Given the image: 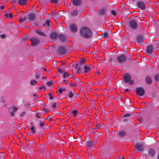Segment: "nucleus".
Listing matches in <instances>:
<instances>
[{"mask_svg": "<svg viewBox=\"0 0 159 159\" xmlns=\"http://www.w3.org/2000/svg\"><path fill=\"white\" fill-rule=\"evenodd\" d=\"M72 3L75 6H79L81 4L80 0H73Z\"/></svg>", "mask_w": 159, "mask_h": 159, "instance_id": "obj_17", "label": "nucleus"}, {"mask_svg": "<svg viewBox=\"0 0 159 159\" xmlns=\"http://www.w3.org/2000/svg\"><path fill=\"white\" fill-rule=\"evenodd\" d=\"M130 116V115L129 114H127L124 115L123 117H129Z\"/></svg>", "mask_w": 159, "mask_h": 159, "instance_id": "obj_39", "label": "nucleus"}, {"mask_svg": "<svg viewBox=\"0 0 159 159\" xmlns=\"http://www.w3.org/2000/svg\"><path fill=\"white\" fill-rule=\"evenodd\" d=\"M6 16L7 18H11L13 16L12 14L11 13L6 14Z\"/></svg>", "mask_w": 159, "mask_h": 159, "instance_id": "obj_29", "label": "nucleus"}, {"mask_svg": "<svg viewBox=\"0 0 159 159\" xmlns=\"http://www.w3.org/2000/svg\"><path fill=\"white\" fill-rule=\"evenodd\" d=\"M37 83L38 82L35 80H33L30 81V84L31 85H36Z\"/></svg>", "mask_w": 159, "mask_h": 159, "instance_id": "obj_25", "label": "nucleus"}, {"mask_svg": "<svg viewBox=\"0 0 159 159\" xmlns=\"http://www.w3.org/2000/svg\"><path fill=\"white\" fill-rule=\"evenodd\" d=\"M57 105V103H54L52 104V107L53 108H55L56 107V106Z\"/></svg>", "mask_w": 159, "mask_h": 159, "instance_id": "obj_48", "label": "nucleus"}, {"mask_svg": "<svg viewBox=\"0 0 159 159\" xmlns=\"http://www.w3.org/2000/svg\"><path fill=\"white\" fill-rule=\"evenodd\" d=\"M101 74V72L100 71H97L96 73V75H99Z\"/></svg>", "mask_w": 159, "mask_h": 159, "instance_id": "obj_54", "label": "nucleus"}, {"mask_svg": "<svg viewBox=\"0 0 159 159\" xmlns=\"http://www.w3.org/2000/svg\"><path fill=\"white\" fill-rule=\"evenodd\" d=\"M73 97L74 95L73 93L71 91H70L69 92V94L68 95V98H67V100H68L69 99L72 98Z\"/></svg>", "mask_w": 159, "mask_h": 159, "instance_id": "obj_26", "label": "nucleus"}, {"mask_svg": "<svg viewBox=\"0 0 159 159\" xmlns=\"http://www.w3.org/2000/svg\"><path fill=\"white\" fill-rule=\"evenodd\" d=\"M145 81L147 84H150L152 82V78L149 76H147L146 77Z\"/></svg>", "mask_w": 159, "mask_h": 159, "instance_id": "obj_15", "label": "nucleus"}, {"mask_svg": "<svg viewBox=\"0 0 159 159\" xmlns=\"http://www.w3.org/2000/svg\"><path fill=\"white\" fill-rule=\"evenodd\" d=\"M111 13L114 16H115L116 14V12L115 11L112 10L111 11Z\"/></svg>", "mask_w": 159, "mask_h": 159, "instance_id": "obj_42", "label": "nucleus"}, {"mask_svg": "<svg viewBox=\"0 0 159 159\" xmlns=\"http://www.w3.org/2000/svg\"><path fill=\"white\" fill-rule=\"evenodd\" d=\"M66 50L64 47H60L58 50V52L60 54H63L65 53Z\"/></svg>", "mask_w": 159, "mask_h": 159, "instance_id": "obj_16", "label": "nucleus"}, {"mask_svg": "<svg viewBox=\"0 0 159 159\" xmlns=\"http://www.w3.org/2000/svg\"><path fill=\"white\" fill-rule=\"evenodd\" d=\"M49 23L50 21L49 20H48L46 22V24L48 25V26H49Z\"/></svg>", "mask_w": 159, "mask_h": 159, "instance_id": "obj_56", "label": "nucleus"}, {"mask_svg": "<svg viewBox=\"0 0 159 159\" xmlns=\"http://www.w3.org/2000/svg\"><path fill=\"white\" fill-rule=\"evenodd\" d=\"M80 34L82 37L86 39H89L92 36L91 30L86 27H82L80 29Z\"/></svg>", "mask_w": 159, "mask_h": 159, "instance_id": "obj_1", "label": "nucleus"}, {"mask_svg": "<svg viewBox=\"0 0 159 159\" xmlns=\"http://www.w3.org/2000/svg\"><path fill=\"white\" fill-rule=\"evenodd\" d=\"M105 12L106 11L104 9H101L99 11V13L101 15L104 14Z\"/></svg>", "mask_w": 159, "mask_h": 159, "instance_id": "obj_30", "label": "nucleus"}, {"mask_svg": "<svg viewBox=\"0 0 159 159\" xmlns=\"http://www.w3.org/2000/svg\"><path fill=\"white\" fill-rule=\"evenodd\" d=\"M117 61L119 63H122L124 62L126 60V58L124 55H121L117 57Z\"/></svg>", "mask_w": 159, "mask_h": 159, "instance_id": "obj_6", "label": "nucleus"}, {"mask_svg": "<svg viewBox=\"0 0 159 159\" xmlns=\"http://www.w3.org/2000/svg\"><path fill=\"white\" fill-rule=\"evenodd\" d=\"M157 157L158 159H159V154L158 155Z\"/></svg>", "mask_w": 159, "mask_h": 159, "instance_id": "obj_60", "label": "nucleus"}, {"mask_svg": "<svg viewBox=\"0 0 159 159\" xmlns=\"http://www.w3.org/2000/svg\"><path fill=\"white\" fill-rule=\"evenodd\" d=\"M68 82V81L67 80H63V83H65L66 84H67Z\"/></svg>", "mask_w": 159, "mask_h": 159, "instance_id": "obj_49", "label": "nucleus"}, {"mask_svg": "<svg viewBox=\"0 0 159 159\" xmlns=\"http://www.w3.org/2000/svg\"><path fill=\"white\" fill-rule=\"evenodd\" d=\"M26 18L25 17L24 18H19V21L20 22H23L25 20Z\"/></svg>", "mask_w": 159, "mask_h": 159, "instance_id": "obj_32", "label": "nucleus"}, {"mask_svg": "<svg viewBox=\"0 0 159 159\" xmlns=\"http://www.w3.org/2000/svg\"><path fill=\"white\" fill-rule=\"evenodd\" d=\"M51 3L57 4L58 2V0H49Z\"/></svg>", "mask_w": 159, "mask_h": 159, "instance_id": "obj_34", "label": "nucleus"}, {"mask_svg": "<svg viewBox=\"0 0 159 159\" xmlns=\"http://www.w3.org/2000/svg\"><path fill=\"white\" fill-rule=\"evenodd\" d=\"M50 37L52 39H55L58 37V35L56 33H52L50 35Z\"/></svg>", "mask_w": 159, "mask_h": 159, "instance_id": "obj_21", "label": "nucleus"}, {"mask_svg": "<svg viewBox=\"0 0 159 159\" xmlns=\"http://www.w3.org/2000/svg\"><path fill=\"white\" fill-rule=\"evenodd\" d=\"M155 154V151L152 149H150L148 151V155L150 156L153 157Z\"/></svg>", "mask_w": 159, "mask_h": 159, "instance_id": "obj_18", "label": "nucleus"}, {"mask_svg": "<svg viewBox=\"0 0 159 159\" xmlns=\"http://www.w3.org/2000/svg\"><path fill=\"white\" fill-rule=\"evenodd\" d=\"M124 81L126 83H129L130 85L134 84V81L131 80V76L129 74H126L124 75Z\"/></svg>", "mask_w": 159, "mask_h": 159, "instance_id": "obj_2", "label": "nucleus"}, {"mask_svg": "<svg viewBox=\"0 0 159 159\" xmlns=\"http://www.w3.org/2000/svg\"><path fill=\"white\" fill-rule=\"evenodd\" d=\"M155 80L157 81L159 80V76L158 75H155Z\"/></svg>", "mask_w": 159, "mask_h": 159, "instance_id": "obj_37", "label": "nucleus"}, {"mask_svg": "<svg viewBox=\"0 0 159 159\" xmlns=\"http://www.w3.org/2000/svg\"><path fill=\"white\" fill-rule=\"evenodd\" d=\"M48 95L50 96V99H53V97L52 96L51 94V93H49Z\"/></svg>", "mask_w": 159, "mask_h": 159, "instance_id": "obj_55", "label": "nucleus"}, {"mask_svg": "<svg viewBox=\"0 0 159 159\" xmlns=\"http://www.w3.org/2000/svg\"><path fill=\"white\" fill-rule=\"evenodd\" d=\"M29 130L31 131V133L33 134H34L35 133V131L34 129V126H32L29 129Z\"/></svg>", "mask_w": 159, "mask_h": 159, "instance_id": "obj_28", "label": "nucleus"}, {"mask_svg": "<svg viewBox=\"0 0 159 159\" xmlns=\"http://www.w3.org/2000/svg\"><path fill=\"white\" fill-rule=\"evenodd\" d=\"M44 123L43 122H41L40 123V125L41 127H43L44 126Z\"/></svg>", "mask_w": 159, "mask_h": 159, "instance_id": "obj_43", "label": "nucleus"}, {"mask_svg": "<svg viewBox=\"0 0 159 159\" xmlns=\"http://www.w3.org/2000/svg\"><path fill=\"white\" fill-rule=\"evenodd\" d=\"M4 7L3 6H2L0 7V9L1 10H2L4 9Z\"/></svg>", "mask_w": 159, "mask_h": 159, "instance_id": "obj_57", "label": "nucleus"}, {"mask_svg": "<svg viewBox=\"0 0 159 159\" xmlns=\"http://www.w3.org/2000/svg\"><path fill=\"white\" fill-rule=\"evenodd\" d=\"M118 135L121 137H123L125 135V133L124 131H120L119 132Z\"/></svg>", "mask_w": 159, "mask_h": 159, "instance_id": "obj_24", "label": "nucleus"}, {"mask_svg": "<svg viewBox=\"0 0 159 159\" xmlns=\"http://www.w3.org/2000/svg\"><path fill=\"white\" fill-rule=\"evenodd\" d=\"M128 91H129V89H125V92H128Z\"/></svg>", "mask_w": 159, "mask_h": 159, "instance_id": "obj_59", "label": "nucleus"}, {"mask_svg": "<svg viewBox=\"0 0 159 159\" xmlns=\"http://www.w3.org/2000/svg\"><path fill=\"white\" fill-rule=\"evenodd\" d=\"M10 2L13 4H15L16 3V0H10Z\"/></svg>", "mask_w": 159, "mask_h": 159, "instance_id": "obj_40", "label": "nucleus"}, {"mask_svg": "<svg viewBox=\"0 0 159 159\" xmlns=\"http://www.w3.org/2000/svg\"><path fill=\"white\" fill-rule=\"evenodd\" d=\"M36 33L39 34V35L43 36H45L46 35L41 30H36Z\"/></svg>", "mask_w": 159, "mask_h": 159, "instance_id": "obj_19", "label": "nucleus"}, {"mask_svg": "<svg viewBox=\"0 0 159 159\" xmlns=\"http://www.w3.org/2000/svg\"><path fill=\"white\" fill-rule=\"evenodd\" d=\"M78 12L76 10L73 11L71 13V15L72 16H75L78 15Z\"/></svg>", "mask_w": 159, "mask_h": 159, "instance_id": "obj_22", "label": "nucleus"}, {"mask_svg": "<svg viewBox=\"0 0 159 159\" xmlns=\"http://www.w3.org/2000/svg\"><path fill=\"white\" fill-rule=\"evenodd\" d=\"M129 25L132 30L137 29L139 26L138 22L134 20H131L129 22Z\"/></svg>", "mask_w": 159, "mask_h": 159, "instance_id": "obj_3", "label": "nucleus"}, {"mask_svg": "<svg viewBox=\"0 0 159 159\" xmlns=\"http://www.w3.org/2000/svg\"><path fill=\"white\" fill-rule=\"evenodd\" d=\"M69 76V75L67 73L65 72L63 75L64 78H68Z\"/></svg>", "mask_w": 159, "mask_h": 159, "instance_id": "obj_33", "label": "nucleus"}, {"mask_svg": "<svg viewBox=\"0 0 159 159\" xmlns=\"http://www.w3.org/2000/svg\"><path fill=\"white\" fill-rule=\"evenodd\" d=\"M103 37L105 38H107L108 37V34L107 33H104L103 34Z\"/></svg>", "mask_w": 159, "mask_h": 159, "instance_id": "obj_36", "label": "nucleus"}, {"mask_svg": "<svg viewBox=\"0 0 159 159\" xmlns=\"http://www.w3.org/2000/svg\"><path fill=\"white\" fill-rule=\"evenodd\" d=\"M78 113V111L76 110H74L73 111H70L67 113V115L70 117H75Z\"/></svg>", "mask_w": 159, "mask_h": 159, "instance_id": "obj_5", "label": "nucleus"}, {"mask_svg": "<svg viewBox=\"0 0 159 159\" xmlns=\"http://www.w3.org/2000/svg\"><path fill=\"white\" fill-rule=\"evenodd\" d=\"M96 127L97 129H100L101 128V125L100 124H98Z\"/></svg>", "mask_w": 159, "mask_h": 159, "instance_id": "obj_45", "label": "nucleus"}, {"mask_svg": "<svg viewBox=\"0 0 159 159\" xmlns=\"http://www.w3.org/2000/svg\"><path fill=\"white\" fill-rule=\"evenodd\" d=\"M70 28L71 31L75 33L77 31V28L76 26L74 24H72L70 25Z\"/></svg>", "mask_w": 159, "mask_h": 159, "instance_id": "obj_11", "label": "nucleus"}, {"mask_svg": "<svg viewBox=\"0 0 159 159\" xmlns=\"http://www.w3.org/2000/svg\"><path fill=\"white\" fill-rule=\"evenodd\" d=\"M32 43V45H35L39 43V40L36 38H33L30 39Z\"/></svg>", "mask_w": 159, "mask_h": 159, "instance_id": "obj_8", "label": "nucleus"}, {"mask_svg": "<svg viewBox=\"0 0 159 159\" xmlns=\"http://www.w3.org/2000/svg\"><path fill=\"white\" fill-rule=\"evenodd\" d=\"M15 112L14 111H12L10 113V114L11 116H14V113Z\"/></svg>", "mask_w": 159, "mask_h": 159, "instance_id": "obj_44", "label": "nucleus"}, {"mask_svg": "<svg viewBox=\"0 0 159 159\" xmlns=\"http://www.w3.org/2000/svg\"><path fill=\"white\" fill-rule=\"evenodd\" d=\"M136 92L137 95L139 96H143L145 93L144 89L141 87H138L136 89Z\"/></svg>", "mask_w": 159, "mask_h": 159, "instance_id": "obj_4", "label": "nucleus"}, {"mask_svg": "<svg viewBox=\"0 0 159 159\" xmlns=\"http://www.w3.org/2000/svg\"><path fill=\"white\" fill-rule=\"evenodd\" d=\"M153 51V46H149L147 47L146 52L148 54H151Z\"/></svg>", "mask_w": 159, "mask_h": 159, "instance_id": "obj_13", "label": "nucleus"}, {"mask_svg": "<svg viewBox=\"0 0 159 159\" xmlns=\"http://www.w3.org/2000/svg\"><path fill=\"white\" fill-rule=\"evenodd\" d=\"M66 91V89L65 88H60L58 90L57 92L60 93H62L63 92Z\"/></svg>", "mask_w": 159, "mask_h": 159, "instance_id": "obj_27", "label": "nucleus"}, {"mask_svg": "<svg viewBox=\"0 0 159 159\" xmlns=\"http://www.w3.org/2000/svg\"><path fill=\"white\" fill-rule=\"evenodd\" d=\"M84 72L85 73V75H88L87 73L88 72H89L91 69V68L90 67L87 66V65H84Z\"/></svg>", "mask_w": 159, "mask_h": 159, "instance_id": "obj_12", "label": "nucleus"}, {"mask_svg": "<svg viewBox=\"0 0 159 159\" xmlns=\"http://www.w3.org/2000/svg\"><path fill=\"white\" fill-rule=\"evenodd\" d=\"M85 62V60L84 58H82L80 59V63L83 64Z\"/></svg>", "mask_w": 159, "mask_h": 159, "instance_id": "obj_38", "label": "nucleus"}, {"mask_svg": "<svg viewBox=\"0 0 159 159\" xmlns=\"http://www.w3.org/2000/svg\"><path fill=\"white\" fill-rule=\"evenodd\" d=\"M35 77L37 79L39 78L40 77V75L38 73H36L35 75Z\"/></svg>", "mask_w": 159, "mask_h": 159, "instance_id": "obj_41", "label": "nucleus"}, {"mask_svg": "<svg viewBox=\"0 0 159 159\" xmlns=\"http://www.w3.org/2000/svg\"><path fill=\"white\" fill-rule=\"evenodd\" d=\"M28 0H18V3L20 5L24 6L26 5Z\"/></svg>", "mask_w": 159, "mask_h": 159, "instance_id": "obj_14", "label": "nucleus"}, {"mask_svg": "<svg viewBox=\"0 0 159 159\" xmlns=\"http://www.w3.org/2000/svg\"><path fill=\"white\" fill-rule=\"evenodd\" d=\"M25 112H22L20 114V116L21 117H23L25 114Z\"/></svg>", "mask_w": 159, "mask_h": 159, "instance_id": "obj_51", "label": "nucleus"}, {"mask_svg": "<svg viewBox=\"0 0 159 159\" xmlns=\"http://www.w3.org/2000/svg\"><path fill=\"white\" fill-rule=\"evenodd\" d=\"M12 109H13L12 111H14L15 112L18 110V107L15 106H13L12 107Z\"/></svg>", "mask_w": 159, "mask_h": 159, "instance_id": "obj_35", "label": "nucleus"}, {"mask_svg": "<svg viewBox=\"0 0 159 159\" xmlns=\"http://www.w3.org/2000/svg\"><path fill=\"white\" fill-rule=\"evenodd\" d=\"M53 84L51 82H48L47 83V84L49 86H51Z\"/></svg>", "mask_w": 159, "mask_h": 159, "instance_id": "obj_52", "label": "nucleus"}, {"mask_svg": "<svg viewBox=\"0 0 159 159\" xmlns=\"http://www.w3.org/2000/svg\"><path fill=\"white\" fill-rule=\"evenodd\" d=\"M36 117H37L38 118H39L40 117V116L38 114H36Z\"/></svg>", "mask_w": 159, "mask_h": 159, "instance_id": "obj_58", "label": "nucleus"}, {"mask_svg": "<svg viewBox=\"0 0 159 159\" xmlns=\"http://www.w3.org/2000/svg\"><path fill=\"white\" fill-rule=\"evenodd\" d=\"M39 89L40 90H42L43 89L44 90L43 91H44L45 90V88L44 86H42L39 88Z\"/></svg>", "mask_w": 159, "mask_h": 159, "instance_id": "obj_47", "label": "nucleus"}, {"mask_svg": "<svg viewBox=\"0 0 159 159\" xmlns=\"http://www.w3.org/2000/svg\"><path fill=\"white\" fill-rule=\"evenodd\" d=\"M28 18L30 21H33L35 19V15L34 13L30 14L28 15Z\"/></svg>", "mask_w": 159, "mask_h": 159, "instance_id": "obj_10", "label": "nucleus"}, {"mask_svg": "<svg viewBox=\"0 0 159 159\" xmlns=\"http://www.w3.org/2000/svg\"><path fill=\"white\" fill-rule=\"evenodd\" d=\"M58 71L59 73H61L63 72L62 70L61 69H60L59 68L58 69Z\"/></svg>", "mask_w": 159, "mask_h": 159, "instance_id": "obj_53", "label": "nucleus"}, {"mask_svg": "<svg viewBox=\"0 0 159 159\" xmlns=\"http://www.w3.org/2000/svg\"><path fill=\"white\" fill-rule=\"evenodd\" d=\"M137 4L139 8L142 10H144L145 8V3L142 1H138L137 3Z\"/></svg>", "mask_w": 159, "mask_h": 159, "instance_id": "obj_7", "label": "nucleus"}, {"mask_svg": "<svg viewBox=\"0 0 159 159\" xmlns=\"http://www.w3.org/2000/svg\"><path fill=\"white\" fill-rule=\"evenodd\" d=\"M42 70H43L44 72H45L46 71V68L45 67H42L41 68Z\"/></svg>", "mask_w": 159, "mask_h": 159, "instance_id": "obj_50", "label": "nucleus"}, {"mask_svg": "<svg viewBox=\"0 0 159 159\" xmlns=\"http://www.w3.org/2000/svg\"><path fill=\"white\" fill-rule=\"evenodd\" d=\"M135 148L139 151L142 152L143 149V147L141 144L137 143L135 145Z\"/></svg>", "mask_w": 159, "mask_h": 159, "instance_id": "obj_9", "label": "nucleus"}, {"mask_svg": "<svg viewBox=\"0 0 159 159\" xmlns=\"http://www.w3.org/2000/svg\"><path fill=\"white\" fill-rule=\"evenodd\" d=\"M143 40V37L142 36H139L137 37V41L138 43H141Z\"/></svg>", "mask_w": 159, "mask_h": 159, "instance_id": "obj_23", "label": "nucleus"}, {"mask_svg": "<svg viewBox=\"0 0 159 159\" xmlns=\"http://www.w3.org/2000/svg\"><path fill=\"white\" fill-rule=\"evenodd\" d=\"M6 37V35L5 34H2L0 35V37L2 38H4Z\"/></svg>", "mask_w": 159, "mask_h": 159, "instance_id": "obj_46", "label": "nucleus"}, {"mask_svg": "<svg viewBox=\"0 0 159 159\" xmlns=\"http://www.w3.org/2000/svg\"><path fill=\"white\" fill-rule=\"evenodd\" d=\"M69 85L70 87L73 88L74 87H76L77 85V84L76 83H69Z\"/></svg>", "mask_w": 159, "mask_h": 159, "instance_id": "obj_31", "label": "nucleus"}, {"mask_svg": "<svg viewBox=\"0 0 159 159\" xmlns=\"http://www.w3.org/2000/svg\"><path fill=\"white\" fill-rule=\"evenodd\" d=\"M59 39L62 41H64L66 40V37L65 35L60 34L58 36Z\"/></svg>", "mask_w": 159, "mask_h": 159, "instance_id": "obj_20", "label": "nucleus"}]
</instances>
